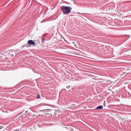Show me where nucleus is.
Wrapping results in <instances>:
<instances>
[{
	"mask_svg": "<svg viewBox=\"0 0 131 131\" xmlns=\"http://www.w3.org/2000/svg\"><path fill=\"white\" fill-rule=\"evenodd\" d=\"M26 46H22V48H23L24 47H25Z\"/></svg>",
	"mask_w": 131,
	"mask_h": 131,
	"instance_id": "9",
	"label": "nucleus"
},
{
	"mask_svg": "<svg viewBox=\"0 0 131 131\" xmlns=\"http://www.w3.org/2000/svg\"><path fill=\"white\" fill-rule=\"evenodd\" d=\"M40 94H38L37 96V98L38 99H39L40 98Z\"/></svg>",
	"mask_w": 131,
	"mask_h": 131,
	"instance_id": "4",
	"label": "nucleus"
},
{
	"mask_svg": "<svg viewBox=\"0 0 131 131\" xmlns=\"http://www.w3.org/2000/svg\"><path fill=\"white\" fill-rule=\"evenodd\" d=\"M43 110H40L39 111H43Z\"/></svg>",
	"mask_w": 131,
	"mask_h": 131,
	"instance_id": "13",
	"label": "nucleus"
},
{
	"mask_svg": "<svg viewBox=\"0 0 131 131\" xmlns=\"http://www.w3.org/2000/svg\"><path fill=\"white\" fill-rule=\"evenodd\" d=\"M61 10L64 14H67L70 13L72 8L69 6H61Z\"/></svg>",
	"mask_w": 131,
	"mask_h": 131,
	"instance_id": "1",
	"label": "nucleus"
},
{
	"mask_svg": "<svg viewBox=\"0 0 131 131\" xmlns=\"http://www.w3.org/2000/svg\"><path fill=\"white\" fill-rule=\"evenodd\" d=\"M28 43L30 45H34L35 44V42L33 40H29L28 42Z\"/></svg>",
	"mask_w": 131,
	"mask_h": 131,
	"instance_id": "2",
	"label": "nucleus"
},
{
	"mask_svg": "<svg viewBox=\"0 0 131 131\" xmlns=\"http://www.w3.org/2000/svg\"><path fill=\"white\" fill-rule=\"evenodd\" d=\"M45 40V39L43 37L42 38V42L44 41Z\"/></svg>",
	"mask_w": 131,
	"mask_h": 131,
	"instance_id": "5",
	"label": "nucleus"
},
{
	"mask_svg": "<svg viewBox=\"0 0 131 131\" xmlns=\"http://www.w3.org/2000/svg\"><path fill=\"white\" fill-rule=\"evenodd\" d=\"M17 116H16V117H15V118H16V119H18V118H17Z\"/></svg>",
	"mask_w": 131,
	"mask_h": 131,
	"instance_id": "10",
	"label": "nucleus"
},
{
	"mask_svg": "<svg viewBox=\"0 0 131 131\" xmlns=\"http://www.w3.org/2000/svg\"><path fill=\"white\" fill-rule=\"evenodd\" d=\"M67 88H70V86H67Z\"/></svg>",
	"mask_w": 131,
	"mask_h": 131,
	"instance_id": "7",
	"label": "nucleus"
},
{
	"mask_svg": "<svg viewBox=\"0 0 131 131\" xmlns=\"http://www.w3.org/2000/svg\"><path fill=\"white\" fill-rule=\"evenodd\" d=\"M0 131H5L4 130H2L0 129Z\"/></svg>",
	"mask_w": 131,
	"mask_h": 131,
	"instance_id": "11",
	"label": "nucleus"
},
{
	"mask_svg": "<svg viewBox=\"0 0 131 131\" xmlns=\"http://www.w3.org/2000/svg\"><path fill=\"white\" fill-rule=\"evenodd\" d=\"M10 56L11 57H13L14 56H13V54H11V55H10Z\"/></svg>",
	"mask_w": 131,
	"mask_h": 131,
	"instance_id": "8",
	"label": "nucleus"
},
{
	"mask_svg": "<svg viewBox=\"0 0 131 131\" xmlns=\"http://www.w3.org/2000/svg\"><path fill=\"white\" fill-rule=\"evenodd\" d=\"M25 46H26L27 47H28V46H27V45H26Z\"/></svg>",
	"mask_w": 131,
	"mask_h": 131,
	"instance_id": "14",
	"label": "nucleus"
},
{
	"mask_svg": "<svg viewBox=\"0 0 131 131\" xmlns=\"http://www.w3.org/2000/svg\"><path fill=\"white\" fill-rule=\"evenodd\" d=\"M45 21L44 20H43L41 22V23H43V22H44Z\"/></svg>",
	"mask_w": 131,
	"mask_h": 131,
	"instance_id": "6",
	"label": "nucleus"
},
{
	"mask_svg": "<svg viewBox=\"0 0 131 131\" xmlns=\"http://www.w3.org/2000/svg\"><path fill=\"white\" fill-rule=\"evenodd\" d=\"M14 118H15V117H13V118H12L13 120L14 119Z\"/></svg>",
	"mask_w": 131,
	"mask_h": 131,
	"instance_id": "12",
	"label": "nucleus"
},
{
	"mask_svg": "<svg viewBox=\"0 0 131 131\" xmlns=\"http://www.w3.org/2000/svg\"><path fill=\"white\" fill-rule=\"evenodd\" d=\"M21 118H22V119H23V117H22Z\"/></svg>",
	"mask_w": 131,
	"mask_h": 131,
	"instance_id": "15",
	"label": "nucleus"
},
{
	"mask_svg": "<svg viewBox=\"0 0 131 131\" xmlns=\"http://www.w3.org/2000/svg\"><path fill=\"white\" fill-rule=\"evenodd\" d=\"M103 107L102 105H100L97 107L96 109L97 110H101L103 108Z\"/></svg>",
	"mask_w": 131,
	"mask_h": 131,
	"instance_id": "3",
	"label": "nucleus"
}]
</instances>
